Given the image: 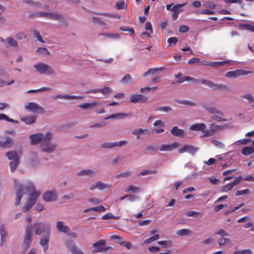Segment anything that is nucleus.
<instances>
[{"label": "nucleus", "mask_w": 254, "mask_h": 254, "mask_svg": "<svg viewBox=\"0 0 254 254\" xmlns=\"http://www.w3.org/2000/svg\"><path fill=\"white\" fill-rule=\"evenodd\" d=\"M31 143L33 145H36L41 141H42L41 146L43 144H49L52 138V134L48 132L44 136L42 133H37L32 134L29 137Z\"/></svg>", "instance_id": "f257e3e1"}, {"label": "nucleus", "mask_w": 254, "mask_h": 254, "mask_svg": "<svg viewBox=\"0 0 254 254\" xmlns=\"http://www.w3.org/2000/svg\"><path fill=\"white\" fill-rule=\"evenodd\" d=\"M26 191L29 193L28 200L35 203L38 198L41 194V191L36 190L33 184L31 182H28L25 186Z\"/></svg>", "instance_id": "f03ea898"}, {"label": "nucleus", "mask_w": 254, "mask_h": 254, "mask_svg": "<svg viewBox=\"0 0 254 254\" xmlns=\"http://www.w3.org/2000/svg\"><path fill=\"white\" fill-rule=\"evenodd\" d=\"M34 67L36 72L41 74L52 75L55 74V71L53 67L44 63H39L34 64Z\"/></svg>", "instance_id": "7ed1b4c3"}, {"label": "nucleus", "mask_w": 254, "mask_h": 254, "mask_svg": "<svg viewBox=\"0 0 254 254\" xmlns=\"http://www.w3.org/2000/svg\"><path fill=\"white\" fill-rule=\"evenodd\" d=\"M35 233L37 235H40L42 233L47 234L50 233L51 229L49 224H45L39 222L34 223L33 225Z\"/></svg>", "instance_id": "20e7f679"}, {"label": "nucleus", "mask_w": 254, "mask_h": 254, "mask_svg": "<svg viewBox=\"0 0 254 254\" xmlns=\"http://www.w3.org/2000/svg\"><path fill=\"white\" fill-rule=\"evenodd\" d=\"M24 107L27 111L33 113H39L42 114L45 112L43 108L35 102H29L25 105Z\"/></svg>", "instance_id": "39448f33"}, {"label": "nucleus", "mask_w": 254, "mask_h": 254, "mask_svg": "<svg viewBox=\"0 0 254 254\" xmlns=\"http://www.w3.org/2000/svg\"><path fill=\"white\" fill-rule=\"evenodd\" d=\"M32 240V228L30 226H27L26 228L24 237V245L26 249H28Z\"/></svg>", "instance_id": "423d86ee"}, {"label": "nucleus", "mask_w": 254, "mask_h": 254, "mask_svg": "<svg viewBox=\"0 0 254 254\" xmlns=\"http://www.w3.org/2000/svg\"><path fill=\"white\" fill-rule=\"evenodd\" d=\"M187 5V2H184L181 4H175L172 8L173 11L172 19L173 20H176L180 13L183 11V7Z\"/></svg>", "instance_id": "0eeeda50"}, {"label": "nucleus", "mask_w": 254, "mask_h": 254, "mask_svg": "<svg viewBox=\"0 0 254 254\" xmlns=\"http://www.w3.org/2000/svg\"><path fill=\"white\" fill-rule=\"evenodd\" d=\"M13 144V139L8 136H5L0 139V146L3 148H9Z\"/></svg>", "instance_id": "6e6552de"}, {"label": "nucleus", "mask_w": 254, "mask_h": 254, "mask_svg": "<svg viewBox=\"0 0 254 254\" xmlns=\"http://www.w3.org/2000/svg\"><path fill=\"white\" fill-rule=\"evenodd\" d=\"M16 198L15 204L18 205L20 204L22 197L24 194L23 187L22 185H17L16 186Z\"/></svg>", "instance_id": "1a4fd4ad"}, {"label": "nucleus", "mask_w": 254, "mask_h": 254, "mask_svg": "<svg viewBox=\"0 0 254 254\" xmlns=\"http://www.w3.org/2000/svg\"><path fill=\"white\" fill-rule=\"evenodd\" d=\"M39 17L46 16L51 20H59L62 19V16L61 14L57 13H51L48 12H39L37 14Z\"/></svg>", "instance_id": "9d476101"}, {"label": "nucleus", "mask_w": 254, "mask_h": 254, "mask_svg": "<svg viewBox=\"0 0 254 254\" xmlns=\"http://www.w3.org/2000/svg\"><path fill=\"white\" fill-rule=\"evenodd\" d=\"M198 149L196 147H194L193 146L190 145H184L182 148H180L178 150V152L180 154L184 153L185 152H188L191 154H193L197 152Z\"/></svg>", "instance_id": "9b49d317"}, {"label": "nucleus", "mask_w": 254, "mask_h": 254, "mask_svg": "<svg viewBox=\"0 0 254 254\" xmlns=\"http://www.w3.org/2000/svg\"><path fill=\"white\" fill-rule=\"evenodd\" d=\"M147 97L141 94H132L130 96V101L131 103H137L138 102H146Z\"/></svg>", "instance_id": "f8f14e48"}, {"label": "nucleus", "mask_w": 254, "mask_h": 254, "mask_svg": "<svg viewBox=\"0 0 254 254\" xmlns=\"http://www.w3.org/2000/svg\"><path fill=\"white\" fill-rule=\"evenodd\" d=\"M50 233H48L47 234H45V235L40 239V244L43 247L45 253H46L49 248L48 243L50 240Z\"/></svg>", "instance_id": "ddd939ff"}, {"label": "nucleus", "mask_w": 254, "mask_h": 254, "mask_svg": "<svg viewBox=\"0 0 254 254\" xmlns=\"http://www.w3.org/2000/svg\"><path fill=\"white\" fill-rule=\"evenodd\" d=\"M179 146V143L178 142H174L171 144H162L159 147V149L160 151H170L174 149L177 148Z\"/></svg>", "instance_id": "4468645a"}, {"label": "nucleus", "mask_w": 254, "mask_h": 254, "mask_svg": "<svg viewBox=\"0 0 254 254\" xmlns=\"http://www.w3.org/2000/svg\"><path fill=\"white\" fill-rule=\"evenodd\" d=\"M43 197L46 201H52L57 199V195L53 191H47L44 194Z\"/></svg>", "instance_id": "2eb2a0df"}, {"label": "nucleus", "mask_w": 254, "mask_h": 254, "mask_svg": "<svg viewBox=\"0 0 254 254\" xmlns=\"http://www.w3.org/2000/svg\"><path fill=\"white\" fill-rule=\"evenodd\" d=\"M57 229L58 231L65 234H67L70 231L69 228L64 225V222L59 221L57 222Z\"/></svg>", "instance_id": "dca6fc26"}, {"label": "nucleus", "mask_w": 254, "mask_h": 254, "mask_svg": "<svg viewBox=\"0 0 254 254\" xmlns=\"http://www.w3.org/2000/svg\"><path fill=\"white\" fill-rule=\"evenodd\" d=\"M37 117L34 116H26L20 118L21 121L25 122L26 125H31L36 122Z\"/></svg>", "instance_id": "f3484780"}, {"label": "nucleus", "mask_w": 254, "mask_h": 254, "mask_svg": "<svg viewBox=\"0 0 254 254\" xmlns=\"http://www.w3.org/2000/svg\"><path fill=\"white\" fill-rule=\"evenodd\" d=\"M171 133L178 137H183L184 135V131L182 129L179 128L175 126L172 127L171 130Z\"/></svg>", "instance_id": "a211bd4d"}, {"label": "nucleus", "mask_w": 254, "mask_h": 254, "mask_svg": "<svg viewBox=\"0 0 254 254\" xmlns=\"http://www.w3.org/2000/svg\"><path fill=\"white\" fill-rule=\"evenodd\" d=\"M0 235L1 236V242L0 245L2 246L5 242L6 239L8 236L7 232L4 230L3 225H1L0 227Z\"/></svg>", "instance_id": "6ab92c4d"}, {"label": "nucleus", "mask_w": 254, "mask_h": 254, "mask_svg": "<svg viewBox=\"0 0 254 254\" xmlns=\"http://www.w3.org/2000/svg\"><path fill=\"white\" fill-rule=\"evenodd\" d=\"M203 108L210 114H217L221 116H223L224 115L222 111L217 109L215 107H208L207 106L205 105L203 106Z\"/></svg>", "instance_id": "aec40b11"}, {"label": "nucleus", "mask_w": 254, "mask_h": 254, "mask_svg": "<svg viewBox=\"0 0 254 254\" xmlns=\"http://www.w3.org/2000/svg\"><path fill=\"white\" fill-rule=\"evenodd\" d=\"M206 127V126L204 124H195L192 125L190 127V129L191 130H203Z\"/></svg>", "instance_id": "412c9836"}, {"label": "nucleus", "mask_w": 254, "mask_h": 254, "mask_svg": "<svg viewBox=\"0 0 254 254\" xmlns=\"http://www.w3.org/2000/svg\"><path fill=\"white\" fill-rule=\"evenodd\" d=\"M6 156L9 160H14L19 159V156L16 151L10 150L8 151L6 154Z\"/></svg>", "instance_id": "4be33fe9"}, {"label": "nucleus", "mask_w": 254, "mask_h": 254, "mask_svg": "<svg viewBox=\"0 0 254 254\" xmlns=\"http://www.w3.org/2000/svg\"><path fill=\"white\" fill-rule=\"evenodd\" d=\"M57 98H61V99H81L82 98V96H77L73 95H58L56 97H54V99Z\"/></svg>", "instance_id": "5701e85b"}, {"label": "nucleus", "mask_w": 254, "mask_h": 254, "mask_svg": "<svg viewBox=\"0 0 254 254\" xmlns=\"http://www.w3.org/2000/svg\"><path fill=\"white\" fill-rule=\"evenodd\" d=\"M99 103L97 102H93L92 103H85L81 104L79 107L81 109H86L87 108H95L98 106Z\"/></svg>", "instance_id": "b1692460"}, {"label": "nucleus", "mask_w": 254, "mask_h": 254, "mask_svg": "<svg viewBox=\"0 0 254 254\" xmlns=\"http://www.w3.org/2000/svg\"><path fill=\"white\" fill-rule=\"evenodd\" d=\"M95 174V172L91 170V169H87V170H83L79 172H78L76 175L78 176H93Z\"/></svg>", "instance_id": "393cba45"}, {"label": "nucleus", "mask_w": 254, "mask_h": 254, "mask_svg": "<svg viewBox=\"0 0 254 254\" xmlns=\"http://www.w3.org/2000/svg\"><path fill=\"white\" fill-rule=\"evenodd\" d=\"M242 30H248L254 32V26L248 23H241L239 25Z\"/></svg>", "instance_id": "a878e982"}, {"label": "nucleus", "mask_w": 254, "mask_h": 254, "mask_svg": "<svg viewBox=\"0 0 254 254\" xmlns=\"http://www.w3.org/2000/svg\"><path fill=\"white\" fill-rule=\"evenodd\" d=\"M47 144H43V146H41L42 150L43 152H53L56 148L57 146L55 144H52L47 146Z\"/></svg>", "instance_id": "bb28decb"}, {"label": "nucleus", "mask_w": 254, "mask_h": 254, "mask_svg": "<svg viewBox=\"0 0 254 254\" xmlns=\"http://www.w3.org/2000/svg\"><path fill=\"white\" fill-rule=\"evenodd\" d=\"M254 153V147L249 146L243 148L242 153L246 156H248Z\"/></svg>", "instance_id": "cd10ccee"}, {"label": "nucleus", "mask_w": 254, "mask_h": 254, "mask_svg": "<svg viewBox=\"0 0 254 254\" xmlns=\"http://www.w3.org/2000/svg\"><path fill=\"white\" fill-rule=\"evenodd\" d=\"M185 81H192L198 83V81L197 79H195L190 76H185L184 77H182L177 80L176 82L177 84H181L184 82Z\"/></svg>", "instance_id": "c85d7f7f"}, {"label": "nucleus", "mask_w": 254, "mask_h": 254, "mask_svg": "<svg viewBox=\"0 0 254 254\" xmlns=\"http://www.w3.org/2000/svg\"><path fill=\"white\" fill-rule=\"evenodd\" d=\"M176 234L180 236H186L191 234V231L189 229H182L178 230Z\"/></svg>", "instance_id": "c756f323"}, {"label": "nucleus", "mask_w": 254, "mask_h": 254, "mask_svg": "<svg viewBox=\"0 0 254 254\" xmlns=\"http://www.w3.org/2000/svg\"><path fill=\"white\" fill-rule=\"evenodd\" d=\"M225 76L228 78H235L240 76V70L237 69L234 71H228L226 73Z\"/></svg>", "instance_id": "7c9ffc66"}, {"label": "nucleus", "mask_w": 254, "mask_h": 254, "mask_svg": "<svg viewBox=\"0 0 254 254\" xmlns=\"http://www.w3.org/2000/svg\"><path fill=\"white\" fill-rule=\"evenodd\" d=\"M231 61L226 60L221 62H211L210 66L213 67H220L223 66L226 64H229Z\"/></svg>", "instance_id": "2f4dec72"}, {"label": "nucleus", "mask_w": 254, "mask_h": 254, "mask_svg": "<svg viewBox=\"0 0 254 254\" xmlns=\"http://www.w3.org/2000/svg\"><path fill=\"white\" fill-rule=\"evenodd\" d=\"M160 238L159 234H155L152 237H150L149 238L145 240L142 243V245H146L150 244L153 242H155L158 240Z\"/></svg>", "instance_id": "473e14b6"}, {"label": "nucleus", "mask_w": 254, "mask_h": 254, "mask_svg": "<svg viewBox=\"0 0 254 254\" xmlns=\"http://www.w3.org/2000/svg\"><path fill=\"white\" fill-rule=\"evenodd\" d=\"M131 76L129 74H126L124 77H123L120 82L123 84H128L132 82Z\"/></svg>", "instance_id": "72a5a7b5"}, {"label": "nucleus", "mask_w": 254, "mask_h": 254, "mask_svg": "<svg viewBox=\"0 0 254 254\" xmlns=\"http://www.w3.org/2000/svg\"><path fill=\"white\" fill-rule=\"evenodd\" d=\"M19 164V159L12 160L9 163L10 171L12 172H14L15 170V169H16V168L17 167Z\"/></svg>", "instance_id": "f704fd0d"}, {"label": "nucleus", "mask_w": 254, "mask_h": 254, "mask_svg": "<svg viewBox=\"0 0 254 254\" xmlns=\"http://www.w3.org/2000/svg\"><path fill=\"white\" fill-rule=\"evenodd\" d=\"M106 209L105 207L102 205H100L97 207H92L90 208H87L84 210L85 213L88 212L91 210H94L96 211L102 212L105 211Z\"/></svg>", "instance_id": "c9c22d12"}, {"label": "nucleus", "mask_w": 254, "mask_h": 254, "mask_svg": "<svg viewBox=\"0 0 254 254\" xmlns=\"http://www.w3.org/2000/svg\"><path fill=\"white\" fill-rule=\"evenodd\" d=\"M97 189L100 190H103L106 189H109L111 187L110 184H105L101 182H98L96 184Z\"/></svg>", "instance_id": "e433bc0d"}, {"label": "nucleus", "mask_w": 254, "mask_h": 254, "mask_svg": "<svg viewBox=\"0 0 254 254\" xmlns=\"http://www.w3.org/2000/svg\"><path fill=\"white\" fill-rule=\"evenodd\" d=\"M4 120L8 122H11L13 123L18 124V122L17 121L14 120L12 119L9 118L7 115L3 114H0V120Z\"/></svg>", "instance_id": "4c0bfd02"}, {"label": "nucleus", "mask_w": 254, "mask_h": 254, "mask_svg": "<svg viewBox=\"0 0 254 254\" xmlns=\"http://www.w3.org/2000/svg\"><path fill=\"white\" fill-rule=\"evenodd\" d=\"M34 204L35 203H32V202H30L27 200L24 206L22 208V211L24 212L28 211L31 208Z\"/></svg>", "instance_id": "58836bf2"}, {"label": "nucleus", "mask_w": 254, "mask_h": 254, "mask_svg": "<svg viewBox=\"0 0 254 254\" xmlns=\"http://www.w3.org/2000/svg\"><path fill=\"white\" fill-rule=\"evenodd\" d=\"M242 98L248 100L249 103L252 104L254 102V97L250 94H245L241 96Z\"/></svg>", "instance_id": "ea45409f"}, {"label": "nucleus", "mask_w": 254, "mask_h": 254, "mask_svg": "<svg viewBox=\"0 0 254 254\" xmlns=\"http://www.w3.org/2000/svg\"><path fill=\"white\" fill-rule=\"evenodd\" d=\"M175 102L178 103H179V104H183V105H189L190 106H194L196 105V104L194 103V102L189 101L188 100H180L176 99V100H175Z\"/></svg>", "instance_id": "a19ab883"}, {"label": "nucleus", "mask_w": 254, "mask_h": 254, "mask_svg": "<svg viewBox=\"0 0 254 254\" xmlns=\"http://www.w3.org/2000/svg\"><path fill=\"white\" fill-rule=\"evenodd\" d=\"M6 41L8 44L11 47H16L18 46L17 42L13 38L9 37L6 39Z\"/></svg>", "instance_id": "79ce46f5"}, {"label": "nucleus", "mask_w": 254, "mask_h": 254, "mask_svg": "<svg viewBox=\"0 0 254 254\" xmlns=\"http://www.w3.org/2000/svg\"><path fill=\"white\" fill-rule=\"evenodd\" d=\"M37 53L39 54L44 55H49L50 52L45 47H39L37 50Z\"/></svg>", "instance_id": "37998d69"}, {"label": "nucleus", "mask_w": 254, "mask_h": 254, "mask_svg": "<svg viewBox=\"0 0 254 254\" xmlns=\"http://www.w3.org/2000/svg\"><path fill=\"white\" fill-rule=\"evenodd\" d=\"M250 190L248 189H246L243 190H237L236 192V196H241L244 195H248L250 193Z\"/></svg>", "instance_id": "c03bdc74"}, {"label": "nucleus", "mask_w": 254, "mask_h": 254, "mask_svg": "<svg viewBox=\"0 0 254 254\" xmlns=\"http://www.w3.org/2000/svg\"><path fill=\"white\" fill-rule=\"evenodd\" d=\"M213 89H224L226 90L227 89V86L226 85L222 84H215L214 83H213L212 86L211 87Z\"/></svg>", "instance_id": "a18cd8bd"}, {"label": "nucleus", "mask_w": 254, "mask_h": 254, "mask_svg": "<svg viewBox=\"0 0 254 254\" xmlns=\"http://www.w3.org/2000/svg\"><path fill=\"white\" fill-rule=\"evenodd\" d=\"M125 1L123 0L118 1L115 3V7L118 10H122L124 8Z\"/></svg>", "instance_id": "49530a36"}, {"label": "nucleus", "mask_w": 254, "mask_h": 254, "mask_svg": "<svg viewBox=\"0 0 254 254\" xmlns=\"http://www.w3.org/2000/svg\"><path fill=\"white\" fill-rule=\"evenodd\" d=\"M233 187L234 186L232 183L228 184L221 188V191L222 192H227L231 190Z\"/></svg>", "instance_id": "de8ad7c7"}, {"label": "nucleus", "mask_w": 254, "mask_h": 254, "mask_svg": "<svg viewBox=\"0 0 254 254\" xmlns=\"http://www.w3.org/2000/svg\"><path fill=\"white\" fill-rule=\"evenodd\" d=\"M102 218L104 220L118 219L119 217L114 216L111 213H108L104 215Z\"/></svg>", "instance_id": "09e8293b"}, {"label": "nucleus", "mask_w": 254, "mask_h": 254, "mask_svg": "<svg viewBox=\"0 0 254 254\" xmlns=\"http://www.w3.org/2000/svg\"><path fill=\"white\" fill-rule=\"evenodd\" d=\"M157 173L156 170H144L137 175V176H145L148 174H155Z\"/></svg>", "instance_id": "8fccbe9b"}, {"label": "nucleus", "mask_w": 254, "mask_h": 254, "mask_svg": "<svg viewBox=\"0 0 254 254\" xmlns=\"http://www.w3.org/2000/svg\"><path fill=\"white\" fill-rule=\"evenodd\" d=\"M211 119L216 122H226L228 121V120L221 118L217 115L211 116Z\"/></svg>", "instance_id": "3c124183"}, {"label": "nucleus", "mask_w": 254, "mask_h": 254, "mask_svg": "<svg viewBox=\"0 0 254 254\" xmlns=\"http://www.w3.org/2000/svg\"><path fill=\"white\" fill-rule=\"evenodd\" d=\"M110 248L109 247H98V248H97L96 249L93 250L92 251V253H100L102 251H106L107 250H108Z\"/></svg>", "instance_id": "603ef678"}, {"label": "nucleus", "mask_w": 254, "mask_h": 254, "mask_svg": "<svg viewBox=\"0 0 254 254\" xmlns=\"http://www.w3.org/2000/svg\"><path fill=\"white\" fill-rule=\"evenodd\" d=\"M252 253V251L251 250L246 249L235 251L233 254H251Z\"/></svg>", "instance_id": "864d4df0"}, {"label": "nucleus", "mask_w": 254, "mask_h": 254, "mask_svg": "<svg viewBox=\"0 0 254 254\" xmlns=\"http://www.w3.org/2000/svg\"><path fill=\"white\" fill-rule=\"evenodd\" d=\"M107 124V123L106 122H101L100 123H96L95 124H94L93 125H91L90 126V128H93V127H98V128H101L105 127Z\"/></svg>", "instance_id": "5fc2aeb1"}, {"label": "nucleus", "mask_w": 254, "mask_h": 254, "mask_svg": "<svg viewBox=\"0 0 254 254\" xmlns=\"http://www.w3.org/2000/svg\"><path fill=\"white\" fill-rule=\"evenodd\" d=\"M178 38L176 37H170L168 39L167 42L170 45H175L178 42Z\"/></svg>", "instance_id": "6e6d98bb"}, {"label": "nucleus", "mask_w": 254, "mask_h": 254, "mask_svg": "<svg viewBox=\"0 0 254 254\" xmlns=\"http://www.w3.org/2000/svg\"><path fill=\"white\" fill-rule=\"evenodd\" d=\"M33 34L34 36L37 38V39L41 43H45V41L43 39L40 33L37 31H34Z\"/></svg>", "instance_id": "4d7b16f0"}, {"label": "nucleus", "mask_w": 254, "mask_h": 254, "mask_svg": "<svg viewBox=\"0 0 254 254\" xmlns=\"http://www.w3.org/2000/svg\"><path fill=\"white\" fill-rule=\"evenodd\" d=\"M140 191V189L138 187L134 186L133 185L129 186L127 189L126 190V191H130V192H136Z\"/></svg>", "instance_id": "13d9d810"}, {"label": "nucleus", "mask_w": 254, "mask_h": 254, "mask_svg": "<svg viewBox=\"0 0 254 254\" xmlns=\"http://www.w3.org/2000/svg\"><path fill=\"white\" fill-rule=\"evenodd\" d=\"M171 108L168 106L164 107H159L155 109L156 111H162L165 112H168L169 111H171Z\"/></svg>", "instance_id": "bf43d9fd"}, {"label": "nucleus", "mask_w": 254, "mask_h": 254, "mask_svg": "<svg viewBox=\"0 0 254 254\" xmlns=\"http://www.w3.org/2000/svg\"><path fill=\"white\" fill-rule=\"evenodd\" d=\"M119 244L123 247H125L127 250H130L131 248V245L129 242L122 241L119 243Z\"/></svg>", "instance_id": "052dcab7"}, {"label": "nucleus", "mask_w": 254, "mask_h": 254, "mask_svg": "<svg viewBox=\"0 0 254 254\" xmlns=\"http://www.w3.org/2000/svg\"><path fill=\"white\" fill-rule=\"evenodd\" d=\"M211 142L213 145L219 148H223L224 147V145L218 140L214 139L212 140Z\"/></svg>", "instance_id": "680f3d73"}, {"label": "nucleus", "mask_w": 254, "mask_h": 254, "mask_svg": "<svg viewBox=\"0 0 254 254\" xmlns=\"http://www.w3.org/2000/svg\"><path fill=\"white\" fill-rule=\"evenodd\" d=\"M250 141H251L250 139H248V138L245 139L244 138V139H242L237 141L235 142V144L238 145H239L241 144H246Z\"/></svg>", "instance_id": "e2e57ef3"}, {"label": "nucleus", "mask_w": 254, "mask_h": 254, "mask_svg": "<svg viewBox=\"0 0 254 254\" xmlns=\"http://www.w3.org/2000/svg\"><path fill=\"white\" fill-rule=\"evenodd\" d=\"M143 131H144L143 129L140 128H138L137 129L132 130V134H133V135H135L137 137H139V136H140V134H142L143 133Z\"/></svg>", "instance_id": "0e129e2a"}, {"label": "nucleus", "mask_w": 254, "mask_h": 254, "mask_svg": "<svg viewBox=\"0 0 254 254\" xmlns=\"http://www.w3.org/2000/svg\"><path fill=\"white\" fill-rule=\"evenodd\" d=\"M131 173V172L130 171H127L116 175V177L117 178H119L121 177L126 178L129 176Z\"/></svg>", "instance_id": "69168bd1"}, {"label": "nucleus", "mask_w": 254, "mask_h": 254, "mask_svg": "<svg viewBox=\"0 0 254 254\" xmlns=\"http://www.w3.org/2000/svg\"><path fill=\"white\" fill-rule=\"evenodd\" d=\"M230 241V240L228 238H222L219 240L218 243L219 245L221 246L226 243H229Z\"/></svg>", "instance_id": "338daca9"}, {"label": "nucleus", "mask_w": 254, "mask_h": 254, "mask_svg": "<svg viewBox=\"0 0 254 254\" xmlns=\"http://www.w3.org/2000/svg\"><path fill=\"white\" fill-rule=\"evenodd\" d=\"M16 37L18 40H21L25 39L27 35L23 32H19L16 34Z\"/></svg>", "instance_id": "774afa93"}]
</instances>
